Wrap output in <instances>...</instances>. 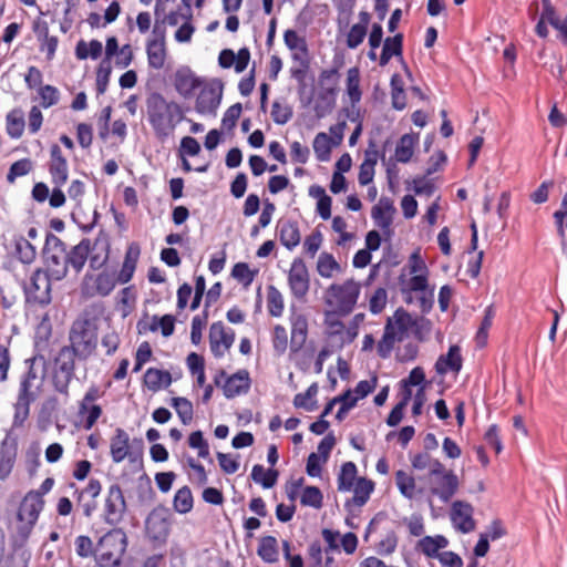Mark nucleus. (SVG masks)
I'll list each match as a JSON object with an SVG mask.
<instances>
[{"instance_id":"nucleus-1","label":"nucleus","mask_w":567,"mask_h":567,"mask_svg":"<svg viewBox=\"0 0 567 567\" xmlns=\"http://www.w3.org/2000/svg\"><path fill=\"white\" fill-rule=\"evenodd\" d=\"M147 122L157 141L164 143L173 136L177 125L186 120L189 110L175 101H168L159 92H151L145 100Z\"/></svg>"},{"instance_id":"nucleus-2","label":"nucleus","mask_w":567,"mask_h":567,"mask_svg":"<svg viewBox=\"0 0 567 567\" xmlns=\"http://www.w3.org/2000/svg\"><path fill=\"white\" fill-rule=\"evenodd\" d=\"M53 485L54 478L47 477L39 489L29 491L22 498L17 512V524L10 533V542L14 550L22 548L27 544L40 513L43 511V495L49 493Z\"/></svg>"},{"instance_id":"nucleus-3","label":"nucleus","mask_w":567,"mask_h":567,"mask_svg":"<svg viewBox=\"0 0 567 567\" xmlns=\"http://www.w3.org/2000/svg\"><path fill=\"white\" fill-rule=\"evenodd\" d=\"M69 348L80 361H86L97 348V324L87 316L76 318L69 332Z\"/></svg>"},{"instance_id":"nucleus-4","label":"nucleus","mask_w":567,"mask_h":567,"mask_svg":"<svg viewBox=\"0 0 567 567\" xmlns=\"http://www.w3.org/2000/svg\"><path fill=\"white\" fill-rule=\"evenodd\" d=\"M127 548V536L122 528H112L96 544V563L100 567L118 566Z\"/></svg>"},{"instance_id":"nucleus-5","label":"nucleus","mask_w":567,"mask_h":567,"mask_svg":"<svg viewBox=\"0 0 567 567\" xmlns=\"http://www.w3.org/2000/svg\"><path fill=\"white\" fill-rule=\"evenodd\" d=\"M360 286L353 279H348L343 284H332L326 292V303L336 312L346 317L350 315L358 301Z\"/></svg>"},{"instance_id":"nucleus-6","label":"nucleus","mask_w":567,"mask_h":567,"mask_svg":"<svg viewBox=\"0 0 567 567\" xmlns=\"http://www.w3.org/2000/svg\"><path fill=\"white\" fill-rule=\"evenodd\" d=\"M66 250V244L61 238L51 231L47 233L42 248V259L45 270L51 274L54 280L59 281L65 278L64 259Z\"/></svg>"},{"instance_id":"nucleus-7","label":"nucleus","mask_w":567,"mask_h":567,"mask_svg":"<svg viewBox=\"0 0 567 567\" xmlns=\"http://www.w3.org/2000/svg\"><path fill=\"white\" fill-rule=\"evenodd\" d=\"M171 513L164 505L154 507L145 519V534L154 547L167 543L171 534Z\"/></svg>"},{"instance_id":"nucleus-8","label":"nucleus","mask_w":567,"mask_h":567,"mask_svg":"<svg viewBox=\"0 0 567 567\" xmlns=\"http://www.w3.org/2000/svg\"><path fill=\"white\" fill-rule=\"evenodd\" d=\"M75 359L78 358L69 351V348H61L53 361V388L65 396L69 395V384L75 375Z\"/></svg>"},{"instance_id":"nucleus-9","label":"nucleus","mask_w":567,"mask_h":567,"mask_svg":"<svg viewBox=\"0 0 567 567\" xmlns=\"http://www.w3.org/2000/svg\"><path fill=\"white\" fill-rule=\"evenodd\" d=\"M51 274L42 268L35 269L28 282L23 284L25 300L29 303L45 306L51 302Z\"/></svg>"},{"instance_id":"nucleus-10","label":"nucleus","mask_w":567,"mask_h":567,"mask_svg":"<svg viewBox=\"0 0 567 567\" xmlns=\"http://www.w3.org/2000/svg\"><path fill=\"white\" fill-rule=\"evenodd\" d=\"M117 276L114 272L102 270L97 275L87 271L80 285L81 293L84 297L92 298L95 296L106 297L116 286Z\"/></svg>"},{"instance_id":"nucleus-11","label":"nucleus","mask_w":567,"mask_h":567,"mask_svg":"<svg viewBox=\"0 0 567 567\" xmlns=\"http://www.w3.org/2000/svg\"><path fill=\"white\" fill-rule=\"evenodd\" d=\"M127 512V503L123 489L118 483L109 486L103 507V519L111 526H117L124 519Z\"/></svg>"},{"instance_id":"nucleus-12","label":"nucleus","mask_w":567,"mask_h":567,"mask_svg":"<svg viewBox=\"0 0 567 567\" xmlns=\"http://www.w3.org/2000/svg\"><path fill=\"white\" fill-rule=\"evenodd\" d=\"M214 383L223 389V393L227 399H233L247 393L250 389L251 380L246 369L238 370L229 377H227L225 370L220 369L214 377Z\"/></svg>"},{"instance_id":"nucleus-13","label":"nucleus","mask_w":567,"mask_h":567,"mask_svg":"<svg viewBox=\"0 0 567 567\" xmlns=\"http://www.w3.org/2000/svg\"><path fill=\"white\" fill-rule=\"evenodd\" d=\"M223 83L220 80H215L212 83L202 85L197 95L195 110L199 114L216 115V111L221 102Z\"/></svg>"},{"instance_id":"nucleus-14","label":"nucleus","mask_w":567,"mask_h":567,"mask_svg":"<svg viewBox=\"0 0 567 567\" xmlns=\"http://www.w3.org/2000/svg\"><path fill=\"white\" fill-rule=\"evenodd\" d=\"M288 285L292 296L296 299L303 300L308 295L310 288V278L303 259H293L288 274Z\"/></svg>"},{"instance_id":"nucleus-15","label":"nucleus","mask_w":567,"mask_h":567,"mask_svg":"<svg viewBox=\"0 0 567 567\" xmlns=\"http://www.w3.org/2000/svg\"><path fill=\"white\" fill-rule=\"evenodd\" d=\"M235 341V332L226 329L221 321L214 322L209 329V343L214 357L221 358Z\"/></svg>"},{"instance_id":"nucleus-16","label":"nucleus","mask_w":567,"mask_h":567,"mask_svg":"<svg viewBox=\"0 0 567 567\" xmlns=\"http://www.w3.org/2000/svg\"><path fill=\"white\" fill-rule=\"evenodd\" d=\"M90 258H87L89 267L92 271L102 269L110 259L111 244L109 236L104 231H100L96 238L89 244Z\"/></svg>"},{"instance_id":"nucleus-17","label":"nucleus","mask_w":567,"mask_h":567,"mask_svg":"<svg viewBox=\"0 0 567 567\" xmlns=\"http://www.w3.org/2000/svg\"><path fill=\"white\" fill-rule=\"evenodd\" d=\"M403 33H396L393 37H388L383 41V48L379 58V64L385 66L390 60L395 56L400 59L402 68L409 78H412L411 70L403 59Z\"/></svg>"},{"instance_id":"nucleus-18","label":"nucleus","mask_w":567,"mask_h":567,"mask_svg":"<svg viewBox=\"0 0 567 567\" xmlns=\"http://www.w3.org/2000/svg\"><path fill=\"white\" fill-rule=\"evenodd\" d=\"M173 84L176 92L187 100L194 95L195 90L202 87L203 80L196 76L190 68L182 66L176 70Z\"/></svg>"},{"instance_id":"nucleus-19","label":"nucleus","mask_w":567,"mask_h":567,"mask_svg":"<svg viewBox=\"0 0 567 567\" xmlns=\"http://www.w3.org/2000/svg\"><path fill=\"white\" fill-rule=\"evenodd\" d=\"M34 374H32V371L29 370L28 373H25L20 382V390L18 400L14 403V425L19 426L22 425L23 422L29 416V409H30V401H31V379H34Z\"/></svg>"},{"instance_id":"nucleus-20","label":"nucleus","mask_w":567,"mask_h":567,"mask_svg":"<svg viewBox=\"0 0 567 567\" xmlns=\"http://www.w3.org/2000/svg\"><path fill=\"white\" fill-rule=\"evenodd\" d=\"M89 244L90 238H82L79 244L66 250L64 259L65 277L68 276L69 269H72L75 275L82 272L87 258H90Z\"/></svg>"},{"instance_id":"nucleus-21","label":"nucleus","mask_w":567,"mask_h":567,"mask_svg":"<svg viewBox=\"0 0 567 567\" xmlns=\"http://www.w3.org/2000/svg\"><path fill=\"white\" fill-rule=\"evenodd\" d=\"M49 173L52 178V183L61 187L68 181V161L63 156L61 147L58 144H52L50 146V161L48 164Z\"/></svg>"},{"instance_id":"nucleus-22","label":"nucleus","mask_w":567,"mask_h":567,"mask_svg":"<svg viewBox=\"0 0 567 567\" xmlns=\"http://www.w3.org/2000/svg\"><path fill=\"white\" fill-rule=\"evenodd\" d=\"M473 506L463 501H455L451 508V520L453 525L462 533H471L475 529L473 518Z\"/></svg>"},{"instance_id":"nucleus-23","label":"nucleus","mask_w":567,"mask_h":567,"mask_svg":"<svg viewBox=\"0 0 567 567\" xmlns=\"http://www.w3.org/2000/svg\"><path fill=\"white\" fill-rule=\"evenodd\" d=\"M436 485L431 486L430 493L437 496L442 502L447 503L458 491V477L452 471L440 476H435Z\"/></svg>"},{"instance_id":"nucleus-24","label":"nucleus","mask_w":567,"mask_h":567,"mask_svg":"<svg viewBox=\"0 0 567 567\" xmlns=\"http://www.w3.org/2000/svg\"><path fill=\"white\" fill-rule=\"evenodd\" d=\"M110 455L114 463H121L125 458L131 461V455H135V451H130V435L122 427H116L110 439Z\"/></svg>"},{"instance_id":"nucleus-25","label":"nucleus","mask_w":567,"mask_h":567,"mask_svg":"<svg viewBox=\"0 0 567 567\" xmlns=\"http://www.w3.org/2000/svg\"><path fill=\"white\" fill-rule=\"evenodd\" d=\"M276 235L288 250L296 248L301 240L298 221L292 219L280 218L276 225Z\"/></svg>"},{"instance_id":"nucleus-26","label":"nucleus","mask_w":567,"mask_h":567,"mask_svg":"<svg viewBox=\"0 0 567 567\" xmlns=\"http://www.w3.org/2000/svg\"><path fill=\"white\" fill-rule=\"evenodd\" d=\"M291 322V339L290 352L291 354L298 353L306 344L308 338V320L301 313H295L290 318Z\"/></svg>"},{"instance_id":"nucleus-27","label":"nucleus","mask_w":567,"mask_h":567,"mask_svg":"<svg viewBox=\"0 0 567 567\" xmlns=\"http://www.w3.org/2000/svg\"><path fill=\"white\" fill-rule=\"evenodd\" d=\"M7 250L24 265H30L35 260V247L22 235H14Z\"/></svg>"},{"instance_id":"nucleus-28","label":"nucleus","mask_w":567,"mask_h":567,"mask_svg":"<svg viewBox=\"0 0 567 567\" xmlns=\"http://www.w3.org/2000/svg\"><path fill=\"white\" fill-rule=\"evenodd\" d=\"M395 212L393 203L388 197H381L379 204L372 207L371 216L375 224L385 233L390 234L393 221L392 214Z\"/></svg>"},{"instance_id":"nucleus-29","label":"nucleus","mask_w":567,"mask_h":567,"mask_svg":"<svg viewBox=\"0 0 567 567\" xmlns=\"http://www.w3.org/2000/svg\"><path fill=\"white\" fill-rule=\"evenodd\" d=\"M463 358L458 346H451L447 354L440 355L435 362V371L440 375H445L449 371L458 373L462 369Z\"/></svg>"},{"instance_id":"nucleus-30","label":"nucleus","mask_w":567,"mask_h":567,"mask_svg":"<svg viewBox=\"0 0 567 567\" xmlns=\"http://www.w3.org/2000/svg\"><path fill=\"white\" fill-rule=\"evenodd\" d=\"M374 486L375 485L373 481L365 477H359L355 482V485L353 486L354 495L352 498L347 499L344 507L350 511L352 505L358 507L365 505L370 498V495L374 491Z\"/></svg>"},{"instance_id":"nucleus-31","label":"nucleus","mask_w":567,"mask_h":567,"mask_svg":"<svg viewBox=\"0 0 567 567\" xmlns=\"http://www.w3.org/2000/svg\"><path fill=\"white\" fill-rule=\"evenodd\" d=\"M395 327L391 318L386 320L384 332L381 340L378 342L377 352L382 359H388L394 348L396 341H401L402 337L396 336Z\"/></svg>"},{"instance_id":"nucleus-32","label":"nucleus","mask_w":567,"mask_h":567,"mask_svg":"<svg viewBox=\"0 0 567 567\" xmlns=\"http://www.w3.org/2000/svg\"><path fill=\"white\" fill-rule=\"evenodd\" d=\"M140 254H141L140 246L136 243H133L128 246L126 254H125L122 269L120 270V272L117 275V280L120 284H126L132 279L135 268H136V264H137Z\"/></svg>"},{"instance_id":"nucleus-33","label":"nucleus","mask_w":567,"mask_h":567,"mask_svg":"<svg viewBox=\"0 0 567 567\" xmlns=\"http://www.w3.org/2000/svg\"><path fill=\"white\" fill-rule=\"evenodd\" d=\"M449 540L443 535L424 536L416 544V549L423 553L429 558H439V550L445 548Z\"/></svg>"},{"instance_id":"nucleus-34","label":"nucleus","mask_w":567,"mask_h":567,"mask_svg":"<svg viewBox=\"0 0 567 567\" xmlns=\"http://www.w3.org/2000/svg\"><path fill=\"white\" fill-rule=\"evenodd\" d=\"M175 321L176 319L173 315H164L161 318L154 316L153 322L151 324L140 321L137 323V328L140 333L145 332L147 330L155 332L157 331L158 328H161L163 337H169L174 333Z\"/></svg>"},{"instance_id":"nucleus-35","label":"nucleus","mask_w":567,"mask_h":567,"mask_svg":"<svg viewBox=\"0 0 567 567\" xmlns=\"http://www.w3.org/2000/svg\"><path fill=\"white\" fill-rule=\"evenodd\" d=\"M420 136L417 133L404 134L400 137L395 147V158L400 163L411 161L414 147L419 144Z\"/></svg>"},{"instance_id":"nucleus-36","label":"nucleus","mask_w":567,"mask_h":567,"mask_svg":"<svg viewBox=\"0 0 567 567\" xmlns=\"http://www.w3.org/2000/svg\"><path fill=\"white\" fill-rule=\"evenodd\" d=\"M338 90L334 87H323L321 89L317 102L315 104V112L317 117L321 118L332 112L336 106Z\"/></svg>"},{"instance_id":"nucleus-37","label":"nucleus","mask_w":567,"mask_h":567,"mask_svg":"<svg viewBox=\"0 0 567 567\" xmlns=\"http://www.w3.org/2000/svg\"><path fill=\"white\" fill-rule=\"evenodd\" d=\"M257 554L262 561L274 564L278 561L279 550L278 542L275 536H264L259 539Z\"/></svg>"},{"instance_id":"nucleus-38","label":"nucleus","mask_w":567,"mask_h":567,"mask_svg":"<svg viewBox=\"0 0 567 567\" xmlns=\"http://www.w3.org/2000/svg\"><path fill=\"white\" fill-rule=\"evenodd\" d=\"M542 6L544 9V18H546L547 22L553 28L560 32L563 43L567 44V16L564 20H560L550 0H542Z\"/></svg>"},{"instance_id":"nucleus-39","label":"nucleus","mask_w":567,"mask_h":567,"mask_svg":"<svg viewBox=\"0 0 567 567\" xmlns=\"http://www.w3.org/2000/svg\"><path fill=\"white\" fill-rule=\"evenodd\" d=\"M146 53L148 65L151 68L159 70L164 66L166 59L165 42L148 40L146 44Z\"/></svg>"},{"instance_id":"nucleus-40","label":"nucleus","mask_w":567,"mask_h":567,"mask_svg":"<svg viewBox=\"0 0 567 567\" xmlns=\"http://www.w3.org/2000/svg\"><path fill=\"white\" fill-rule=\"evenodd\" d=\"M358 478L357 465L351 461L344 462L338 475V489L341 492L351 491Z\"/></svg>"},{"instance_id":"nucleus-41","label":"nucleus","mask_w":567,"mask_h":567,"mask_svg":"<svg viewBox=\"0 0 567 567\" xmlns=\"http://www.w3.org/2000/svg\"><path fill=\"white\" fill-rule=\"evenodd\" d=\"M279 472L274 468L265 470L262 465L256 464L251 470V478L264 488H271L276 485Z\"/></svg>"},{"instance_id":"nucleus-42","label":"nucleus","mask_w":567,"mask_h":567,"mask_svg":"<svg viewBox=\"0 0 567 567\" xmlns=\"http://www.w3.org/2000/svg\"><path fill=\"white\" fill-rule=\"evenodd\" d=\"M319 388L313 382L303 393H297L293 398V405L297 409H305L307 411H315L317 409V400L315 399L318 394Z\"/></svg>"},{"instance_id":"nucleus-43","label":"nucleus","mask_w":567,"mask_h":567,"mask_svg":"<svg viewBox=\"0 0 567 567\" xmlns=\"http://www.w3.org/2000/svg\"><path fill=\"white\" fill-rule=\"evenodd\" d=\"M334 146L332 144V138L324 132L318 133L312 143V147L316 154V157L320 162H327L330 159L331 148Z\"/></svg>"},{"instance_id":"nucleus-44","label":"nucleus","mask_w":567,"mask_h":567,"mask_svg":"<svg viewBox=\"0 0 567 567\" xmlns=\"http://www.w3.org/2000/svg\"><path fill=\"white\" fill-rule=\"evenodd\" d=\"M103 51L102 43L99 40H91L86 43L84 40H80L75 47V56L79 60H86L91 58L96 60L101 56Z\"/></svg>"},{"instance_id":"nucleus-45","label":"nucleus","mask_w":567,"mask_h":567,"mask_svg":"<svg viewBox=\"0 0 567 567\" xmlns=\"http://www.w3.org/2000/svg\"><path fill=\"white\" fill-rule=\"evenodd\" d=\"M194 498L188 486H183L175 493L173 508L179 514H187L193 509Z\"/></svg>"},{"instance_id":"nucleus-46","label":"nucleus","mask_w":567,"mask_h":567,"mask_svg":"<svg viewBox=\"0 0 567 567\" xmlns=\"http://www.w3.org/2000/svg\"><path fill=\"white\" fill-rule=\"evenodd\" d=\"M557 235L563 246L566 245V229H567V193L564 195L560 207L553 215Z\"/></svg>"},{"instance_id":"nucleus-47","label":"nucleus","mask_w":567,"mask_h":567,"mask_svg":"<svg viewBox=\"0 0 567 567\" xmlns=\"http://www.w3.org/2000/svg\"><path fill=\"white\" fill-rule=\"evenodd\" d=\"M340 270L341 267L332 254L326 251L320 254L317 262V271L321 277L331 278L334 271Z\"/></svg>"},{"instance_id":"nucleus-48","label":"nucleus","mask_w":567,"mask_h":567,"mask_svg":"<svg viewBox=\"0 0 567 567\" xmlns=\"http://www.w3.org/2000/svg\"><path fill=\"white\" fill-rule=\"evenodd\" d=\"M395 483L400 491V493L412 499L415 496V480L412 475L408 474L403 470H399L395 472Z\"/></svg>"},{"instance_id":"nucleus-49","label":"nucleus","mask_w":567,"mask_h":567,"mask_svg":"<svg viewBox=\"0 0 567 567\" xmlns=\"http://www.w3.org/2000/svg\"><path fill=\"white\" fill-rule=\"evenodd\" d=\"M347 93L353 104L361 100L360 71L357 66L350 68L347 72Z\"/></svg>"},{"instance_id":"nucleus-50","label":"nucleus","mask_w":567,"mask_h":567,"mask_svg":"<svg viewBox=\"0 0 567 567\" xmlns=\"http://www.w3.org/2000/svg\"><path fill=\"white\" fill-rule=\"evenodd\" d=\"M171 405L176 410L183 424H189L194 416V409L192 402L182 396H176L171 400Z\"/></svg>"},{"instance_id":"nucleus-51","label":"nucleus","mask_w":567,"mask_h":567,"mask_svg":"<svg viewBox=\"0 0 567 567\" xmlns=\"http://www.w3.org/2000/svg\"><path fill=\"white\" fill-rule=\"evenodd\" d=\"M300 503L303 506H310L320 509L323 506V495L317 486H306L301 494Z\"/></svg>"},{"instance_id":"nucleus-52","label":"nucleus","mask_w":567,"mask_h":567,"mask_svg":"<svg viewBox=\"0 0 567 567\" xmlns=\"http://www.w3.org/2000/svg\"><path fill=\"white\" fill-rule=\"evenodd\" d=\"M267 307L272 317H280L284 311V299L281 292L275 287L269 286L267 290Z\"/></svg>"},{"instance_id":"nucleus-53","label":"nucleus","mask_w":567,"mask_h":567,"mask_svg":"<svg viewBox=\"0 0 567 567\" xmlns=\"http://www.w3.org/2000/svg\"><path fill=\"white\" fill-rule=\"evenodd\" d=\"M270 114L276 124L285 125L292 118L293 109L289 104H281L279 101H274Z\"/></svg>"},{"instance_id":"nucleus-54","label":"nucleus","mask_w":567,"mask_h":567,"mask_svg":"<svg viewBox=\"0 0 567 567\" xmlns=\"http://www.w3.org/2000/svg\"><path fill=\"white\" fill-rule=\"evenodd\" d=\"M111 73V61L102 60L96 70V92L99 95L104 94L106 92Z\"/></svg>"},{"instance_id":"nucleus-55","label":"nucleus","mask_w":567,"mask_h":567,"mask_svg":"<svg viewBox=\"0 0 567 567\" xmlns=\"http://www.w3.org/2000/svg\"><path fill=\"white\" fill-rule=\"evenodd\" d=\"M257 270H250L248 264L246 262H237L234 265L231 269V276L241 282L245 287H248L254 281L255 275Z\"/></svg>"},{"instance_id":"nucleus-56","label":"nucleus","mask_w":567,"mask_h":567,"mask_svg":"<svg viewBox=\"0 0 567 567\" xmlns=\"http://www.w3.org/2000/svg\"><path fill=\"white\" fill-rule=\"evenodd\" d=\"M208 320V311L204 310L202 315H197L192 320L190 341L198 346L202 341V331L206 327Z\"/></svg>"},{"instance_id":"nucleus-57","label":"nucleus","mask_w":567,"mask_h":567,"mask_svg":"<svg viewBox=\"0 0 567 567\" xmlns=\"http://www.w3.org/2000/svg\"><path fill=\"white\" fill-rule=\"evenodd\" d=\"M272 347L278 355L286 352L288 348L287 330L281 324H276L272 331Z\"/></svg>"},{"instance_id":"nucleus-58","label":"nucleus","mask_w":567,"mask_h":567,"mask_svg":"<svg viewBox=\"0 0 567 567\" xmlns=\"http://www.w3.org/2000/svg\"><path fill=\"white\" fill-rule=\"evenodd\" d=\"M75 553L81 558H87L92 555L96 557V546L94 547L92 539L89 536L80 535L74 542Z\"/></svg>"},{"instance_id":"nucleus-59","label":"nucleus","mask_w":567,"mask_h":567,"mask_svg":"<svg viewBox=\"0 0 567 567\" xmlns=\"http://www.w3.org/2000/svg\"><path fill=\"white\" fill-rule=\"evenodd\" d=\"M39 96L41 99V106L48 109L59 102L60 93L55 86L47 84L40 86Z\"/></svg>"},{"instance_id":"nucleus-60","label":"nucleus","mask_w":567,"mask_h":567,"mask_svg":"<svg viewBox=\"0 0 567 567\" xmlns=\"http://www.w3.org/2000/svg\"><path fill=\"white\" fill-rule=\"evenodd\" d=\"M394 327L395 331L398 330L399 336H403L414 323L411 315L404 310L403 308H399L395 310L394 316Z\"/></svg>"},{"instance_id":"nucleus-61","label":"nucleus","mask_w":567,"mask_h":567,"mask_svg":"<svg viewBox=\"0 0 567 567\" xmlns=\"http://www.w3.org/2000/svg\"><path fill=\"white\" fill-rule=\"evenodd\" d=\"M32 169V162L29 158H22L14 162L7 175L9 183H13L17 177L27 175Z\"/></svg>"},{"instance_id":"nucleus-62","label":"nucleus","mask_w":567,"mask_h":567,"mask_svg":"<svg viewBox=\"0 0 567 567\" xmlns=\"http://www.w3.org/2000/svg\"><path fill=\"white\" fill-rule=\"evenodd\" d=\"M241 111L243 106L240 103H235L229 106L221 118L223 127L228 131L233 130L236 126L238 118L240 117Z\"/></svg>"},{"instance_id":"nucleus-63","label":"nucleus","mask_w":567,"mask_h":567,"mask_svg":"<svg viewBox=\"0 0 567 567\" xmlns=\"http://www.w3.org/2000/svg\"><path fill=\"white\" fill-rule=\"evenodd\" d=\"M367 35V28L363 24H353L347 34V47L349 49L358 48Z\"/></svg>"},{"instance_id":"nucleus-64","label":"nucleus","mask_w":567,"mask_h":567,"mask_svg":"<svg viewBox=\"0 0 567 567\" xmlns=\"http://www.w3.org/2000/svg\"><path fill=\"white\" fill-rule=\"evenodd\" d=\"M398 546V536L394 530H390L386 533L385 537L380 540L377 546V551L379 555L388 556L391 555Z\"/></svg>"}]
</instances>
